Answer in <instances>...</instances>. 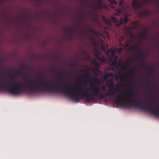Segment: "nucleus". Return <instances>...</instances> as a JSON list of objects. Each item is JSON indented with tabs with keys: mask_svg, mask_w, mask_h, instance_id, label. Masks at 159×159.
I'll list each match as a JSON object with an SVG mask.
<instances>
[{
	"mask_svg": "<svg viewBox=\"0 0 159 159\" xmlns=\"http://www.w3.org/2000/svg\"><path fill=\"white\" fill-rule=\"evenodd\" d=\"M105 101H106V102H107V100H106Z\"/></svg>",
	"mask_w": 159,
	"mask_h": 159,
	"instance_id": "64",
	"label": "nucleus"
},
{
	"mask_svg": "<svg viewBox=\"0 0 159 159\" xmlns=\"http://www.w3.org/2000/svg\"><path fill=\"white\" fill-rule=\"evenodd\" d=\"M42 75V74L41 73H39L38 75V76L39 77H40V76H41Z\"/></svg>",
	"mask_w": 159,
	"mask_h": 159,
	"instance_id": "51",
	"label": "nucleus"
},
{
	"mask_svg": "<svg viewBox=\"0 0 159 159\" xmlns=\"http://www.w3.org/2000/svg\"><path fill=\"white\" fill-rule=\"evenodd\" d=\"M123 23V19H121L119 21V24L120 25H121Z\"/></svg>",
	"mask_w": 159,
	"mask_h": 159,
	"instance_id": "42",
	"label": "nucleus"
},
{
	"mask_svg": "<svg viewBox=\"0 0 159 159\" xmlns=\"http://www.w3.org/2000/svg\"><path fill=\"white\" fill-rule=\"evenodd\" d=\"M117 65L118 66H120V67H122L123 66V63H122L121 62V59H120L118 61V63L117 64Z\"/></svg>",
	"mask_w": 159,
	"mask_h": 159,
	"instance_id": "25",
	"label": "nucleus"
},
{
	"mask_svg": "<svg viewBox=\"0 0 159 159\" xmlns=\"http://www.w3.org/2000/svg\"><path fill=\"white\" fill-rule=\"evenodd\" d=\"M120 6H122L123 5V2L122 1H121L119 2V4Z\"/></svg>",
	"mask_w": 159,
	"mask_h": 159,
	"instance_id": "47",
	"label": "nucleus"
},
{
	"mask_svg": "<svg viewBox=\"0 0 159 159\" xmlns=\"http://www.w3.org/2000/svg\"><path fill=\"white\" fill-rule=\"evenodd\" d=\"M90 74V72L89 70L88 69H87L86 70V73L85 75H81L79 76L80 77H86L90 80V78L89 76Z\"/></svg>",
	"mask_w": 159,
	"mask_h": 159,
	"instance_id": "12",
	"label": "nucleus"
},
{
	"mask_svg": "<svg viewBox=\"0 0 159 159\" xmlns=\"http://www.w3.org/2000/svg\"><path fill=\"white\" fill-rule=\"evenodd\" d=\"M114 58V60L111 62V65L112 66H116L118 60V57L117 56H115Z\"/></svg>",
	"mask_w": 159,
	"mask_h": 159,
	"instance_id": "16",
	"label": "nucleus"
},
{
	"mask_svg": "<svg viewBox=\"0 0 159 159\" xmlns=\"http://www.w3.org/2000/svg\"><path fill=\"white\" fill-rule=\"evenodd\" d=\"M122 48H118V51L119 52V53H121L122 52Z\"/></svg>",
	"mask_w": 159,
	"mask_h": 159,
	"instance_id": "44",
	"label": "nucleus"
},
{
	"mask_svg": "<svg viewBox=\"0 0 159 159\" xmlns=\"http://www.w3.org/2000/svg\"><path fill=\"white\" fill-rule=\"evenodd\" d=\"M150 14V11L148 10L141 11L138 13L139 16L141 17H147Z\"/></svg>",
	"mask_w": 159,
	"mask_h": 159,
	"instance_id": "7",
	"label": "nucleus"
},
{
	"mask_svg": "<svg viewBox=\"0 0 159 159\" xmlns=\"http://www.w3.org/2000/svg\"><path fill=\"white\" fill-rule=\"evenodd\" d=\"M111 20L115 23H117V19L116 18L114 17H111Z\"/></svg>",
	"mask_w": 159,
	"mask_h": 159,
	"instance_id": "27",
	"label": "nucleus"
},
{
	"mask_svg": "<svg viewBox=\"0 0 159 159\" xmlns=\"http://www.w3.org/2000/svg\"><path fill=\"white\" fill-rule=\"evenodd\" d=\"M91 39H93V37H92V38H91Z\"/></svg>",
	"mask_w": 159,
	"mask_h": 159,
	"instance_id": "62",
	"label": "nucleus"
},
{
	"mask_svg": "<svg viewBox=\"0 0 159 159\" xmlns=\"http://www.w3.org/2000/svg\"><path fill=\"white\" fill-rule=\"evenodd\" d=\"M87 60H89L90 59V57H87Z\"/></svg>",
	"mask_w": 159,
	"mask_h": 159,
	"instance_id": "59",
	"label": "nucleus"
},
{
	"mask_svg": "<svg viewBox=\"0 0 159 159\" xmlns=\"http://www.w3.org/2000/svg\"><path fill=\"white\" fill-rule=\"evenodd\" d=\"M148 70L150 73L152 74L154 73V70L152 68L150 67L148 68Z\"/></svg>",
	"mask_w": 159,
	"mask_h": 159,
	"instance_id": "31",
	"label": "nucleus"
},
{
	"mask_svg": "<svg viewBox=\"0 0 159 159\" xmlns=\"http://www.w3.org/2000/svg\"><path fill=\"white\" fill-rule=\"evenodd\" d=\"M5 80V77H2L1 79V80L3 81Z\"/></svg>",
	"mask_w": 159,
	"mask_h": 159,
	"instance_id": "58",
	"label": "nucleus"
},
{
	"mask_svg": "<svg viewBox=\"0 0 159 159\" xmlns=\"http://www.w3.org/2000/svg\"><path fill=\"white\" fill-rule=\"evenodd\" d=\"M137 50L138 52L136 53V55L138 57H143V54L140 49L139 48Z\"/></svg>",
	"mask_w": 159,
	"mask_h": 159,
	"instance_id": "13",
	"label": "nucleus"
},
{
	"mask_svg": "<svg viewBox=\"0 0 159 159\" xmlns=\"http://www.w3.org/2000/svg\"><path fill=\"white\" fill-rule=\"evenodd\" d=\"M51 71L52 72H54L55 74L58 73V74L59 76L61 77V78L62 79V82H63V75L62 74V72H63L62 70L60 71H57L54 68H52L51 69Z\"/></svg>",
	"mask_w": 159,
	"mask_h": 159,
	"instance_id": "10",
	"label": "nucleus"
},
{
	"mask_svg": "<svg viewBox=\"0 0 159 159\" xmlns=\"http://www.w3.org/2000/svg\"><path fill=\"white\" fill-rule=\"evenodd\" d=\"M129 21V19L127 17H125L123 20V22L125 24H126Z\"/></svg>",
	"mask_w": 159,
	"mask_h": 159,
	"instance_id": "28",
	"label": "nucleus"
},
{
	"mask_svg": "<svg viewBox=\"0 0 159 159\" xmlns=\"http://www.w3.org/2000/svg\"><path fill=\"white\" fill-rule=\"evenodd\" d=\"M114 58L110 57L109 58V61L111 62L113 61Z\"/></svg>",
	"mask_w": 159,
	"mask_h": 159,
	"instance_id": "40",
	"label": "nucleus"
},
{
	"mask_svg": "<svg viewBox=\"0 0 159 159\" xmlns=\"http://www.w3.org/2000/svg\"><path fill=\"white\" fill-rule=\"evenodd\" d=\"M148 94L151 96H153V94H152V92L150 90H149V91L148 92Z\"/></svg>",
	"mask_w": 159,
	"mask_h": 159,
	"instance_id": "46",
	"label": "nucleus"
},
{
	"mask_svg": "<svg viewBox=\"0 0 159 159\" xmlns=\"http://www.w3.org/2000/svg\"><path fill=\"white\" fill-rule=\"evenodd\" d=\"M104 21L108 25H110L111 24V20L109 19H106L104 16L102 17Z\"/></svg>",
	"mask_w": 159,
	"mask_h": 159,
	"instance_id": "17",
	"label": "nucleus"
},
{
	"mask_svg": "<svg viewBox=\"0 0 159 159\" xmlns=\"http://www.w3.org/2000/svg\"><path fill=\"white\" fill-rule=\"evenodd\" d=\"M117 12L119 14H121L122 13V10L120 9H118Z\"/></svg>",
	"mask_w": 159,
	"mask_h": 159,
	"instance_id": "38",
	"label": "nucleus"
},
{
	"mask_svg": "<svg viewBox=\"0 0 159 159\" xmlns=\"http://www.w3.org/2000/svg\"><path fill=\"white\" fill-rule=\"evenodd\" d=\"M152 85L153 86H154V87H156V85L154 83H152Z\"/></svg>",
	"mask_w": 159,
	"mask_h": 159,
	"instance_id": "53",
	"label": "nucleus"
},
{
	"mask_svg": "<svg viewBox=\"0 0 159 159\" xmlns=\"http://www.w3.org/2000/svg\"><path fill=\"white\" fill-rule=\"evenodd\" d=\"M66 30L67 33L71 34H73L76 32V30L74 28H67Z\"/></svg>",
	"mask_w": 159,
	"mask_h": 159,
	"instance_id": "15",
	"label": "nucleus"
},
{
	"mask_svg": "<svg viewBox=\"0 0 159 159\" xmlns=\"http://www.w3.org/2000/svg\"><path fill=\"white\" fill-rule=\"evenodd\" d=\"M112 50L111 49H108L107 51H105V53L106 55L110 57V52H111L112 51Z\"/></svg>",
	"mask_w": 159,
	"mask_h": 159,
	"instance_id": "22",
	"label": "nucleus"
},
{
	"mask_svg": "<svg viewBox=\"0 0 159 159\" xmlns=\"http://www.w3.org/2000/svg\"><path fill=\"white\" fill-rule=\"evenodd\" d=\"M97 59L100 61L102 63L106 62L107 61L106 59L104 56L102 57L99 56Z\"/></svg>",
	"mask_w": 159,
	"mask_h": 159,
	"instance_id": "18",
	"label": "nucleus"
},
{
	"mask_svg": "<svg viewBox=\"0 0 159 159\" xmlns=\"http://www.w3.org/2000/svg\"><path fill=\"white\" fill-rule=\"evenodd\" d=\"M129 45V43H127V46H128Z\"/></svg>",
	"mask_w": 159,
	"mask_h": 159,
	"instance_id": "63",
	"label": "nucleus"
},
{
	"mask_svg": "<svg viewBox=\"0 0 159 159\" xmlns=\"http://www.w3.org/2000/svg\"><path fill=\"white\" fill-rule=\"evenodd\" d=\"M156 99L155 97L153 96V99Z\"/></svg>",
	"mask_w": 159,
	"mask_h": 159,
	"instance_id": "61",
	"label": "nucleus"
},
{
	"mask_svg": "<svg viewBox=\"0 0 159 159\" xmlns=\"http://www.w3.org/2000/svg\"><path fill=\"white\" fill-rule=\"evenodd\" d=\"M70 84H66L64 85L65 89L60 88L58 86L51 87L50 85L46 81H42L39 79L37 81L34 80V92H48L52 93H59L64 94L69 97L71 99L76 102H78L82 98L86 97L85 101L89 102L95 99L96 97L100 98V88L96 86V84H91L90 88L87 90L82 89L80 86H75L77 91L72 93L71 89L69 86Z\"/></svg>",
	"mask_w": 159,
	"mask_h": 159,
	"instance_id": "1",
	"label": "nucleus"
},
{
	"mask_svg": "<svg viewBox=\"0 0 159 159\" xmlns=\"http://www.w3.org/2000/svg\"><path fill=\"white\" fill-rule=\"evenodd\" d=\"M102 48L103 50H105V47L104 46H102Z\"/></svg>",
	"mask_w": 159,
	"mask_h": 159,
	"instance_id": "50",
	"label": "nucleus"
},
{
	"mask_svg": "<svg viewBox=\"0 0 159 159\" xmlns=\"http://www.w3.org/2000/svg\"><path fill=\"white\" fill-rule=\"evenodd\" d=\"M97 62L96 59H94L93 60V63L94 65Z\"/></svg>",
	"mask_w": 159,
	"mask_h": 159,
	"instance_id": "41",
	"label": "nucleus"
},
{
	"mask_svg": "<svg viewBox=\"0 0 159 159\" xmlns=\"http://www.w3.org/2000/svg\"><path fill=\"white\" fill-rule=\"evenodd\" d=\"M106 82L107 83H108V86L109 88L108 90V92L101 93L100 98L102 99H105L106 96L110 97L113 96L118 91V89L115 88L113 80L109 79L107 80Z\"/></svg>",
	"mask_w": 159,
	"mask_h": 159,
	"instance_id": "4",
	"label": "nucleus"
},
{
	"mask_svg": "<svg viewBox=\"0 0 159 159\" xmlns=\"http://www.w3.org/2000/svg\"><path fill=\"white\" fill-rule=\"evenodd\" d=\"M139 47L136 44L132 46L130 48V49L132 50H137L138 49Z\"/></svg>",
	"mask_w": 159,
	"mask_h": 159,
	"instance_id": "21",
	"label": "nucleus"
},
{
	"mask_svg": "<svg viewBox=\"0 0 159 159\" xmlns=\"http://www.w3.org/2000/svg\"><path fill=\"white\" fill-rule=\"evenodd\" d=\"M148 35L145 31L141 33L138 35V37L139 39L144 40L148 38Z\"/></svg>",
	"mask_w": 159,
	"mask_h": 159,
	"instance_id": "11",
	"label": "nucleus"
},
{
	"mask_svg": "<svg viewBox=\"0 0 159 159\" xmlns=\"http://www.w3.org/2000/svg\"><path fill=\"white\" fill-rule=\"evenodd\" d=\"M101 89L104 91H105L106 90V86L105 85H103L101 87Z\"/></svg>",
	"mask_w": 159,
	"mask_h": 159,
	"instance_id": "35",
	"label": "nucleus"
},
{
	"mask_svg": "<svg viewBox=\"0 0 159 159\" xmlns=\"http://www.w3.org/2000/svg\"><path fill=\"white\" fill-rule=\"evenodd\" d=\"M142 66L143 67H144L145 66V65L143 63H142Z\"/></svg>",
	"mask_w": 159,
	"mask_h": 159,
	"instance_id": "60",
	"label": "nucleus"
},
{
	"mask_svg": "<svg viewBox=\"0 0 159 159\" xmlns=\"http://www.w3.org/2000/svg\"><path fill=\"white\" fill-rule=\"evenodd\" d=\"M103 79L104 81L107 80L109 78V76L107 75V74H104L103 76Z\"/></svg>",
	"mask_w": 159,
	"mask_h": 159,
	"instance_id": "30",
	"label": "nucleus"
},
{
	"mask_svg": "<svg viewBox=\"0 0 159 159\" xmlns=\"http://www.w3.org/2000/svg\"><path fill=\"white\" fill-rule=\"evenodd\" d=\"M111 52V57H114V58H115V52L114 51L112 50V51Z\"/></svg>",
	"mask_w": 159,
	"mask_h": 159,
	"instance_id": "32",
	"label": "nucleus"
},
{
	"mask_svg": "<svg viewBox=\"0 0 159 159\" xmlns=\"http://www.w3.org/2000/svg\"><path fill=\"white\" fill-rule=\"evenodd\" d=\"M81 2L82 3H85L87 2V0H80Z\"/></svg>",
	"mask_w": 159,
	"mask_h": 159,
	"instance_id": "45",
	"label": "nucleus"
},
{
	"mask_svg": "<svg viewBox=\"0 0 159 159\" xmlns=\"http://www.w3.org/2000/svg\"><path fill=\"white\" fill-rule=\"evenodd\" d=\"M149 0H146V1H145L146 2V4H147V3H149Z\"/></svg>",
	"mask_w": 159,
	"mask_h": 159,
	"instance_id": "55",
	"label": "nucleus"
},
{
	"mask_svg": "<svg viewBox=\"0 0 159 159\" xmlns=\"http://www.w3.org/2000/svg\"><path fill=\"white\" fill-rule=\"evenodd\" d=\"M130 33L132 34V37H134V35L132 33L131 31H130Z\"/></svg>",
	"mask_w": 159,
	"mask_h": 159,
	"instance_id": "57",
	"label": "nucleus"
},
{
	"mask_svg": "<svg viewBox=\"0 0 159 159\" xmlns=\"http://www.w3.org/2000/svg\"><path fill=\"white\" fill-rule=\"evenodd\" d=\"M101 53L99 51L96 50V52L94 53V57H96L97 59L100 56Z\"/></svg>",
	"mask_w": 159,
	"mask_h": 159,
	"instance_id": "19",
	"label": "nucleus"
},
{
	"mask_svg": "<svg viewBox=\"0 0 159 159\" xmlns=\"http://www.w3.org/2000/svg\"><path fill=\"white\" fill-rule=\"evenodd\" d=\"M102 81L101 80H98L97 82V83L96 84V85H97L98 86H99L101 85L102 83Z\"/></svg>",
	"mask_w": 159,
	"mask_h": 159,
	"instance_id": "34",
	"label": "nucleus"
},
{
	"mask_svg": "<svg viewBox=\"0 0 159 159\" xmlns=\"http://www.w3.org/2000/svg\"><path fill=\"white\" fill-rule=\"evenodd\" d=\"M127 74H124V73L120 72V75L118 77L120 79V81L122 82H125L126 81V78Z\"/></svg>",
	"mask_w": 159,
	"mask_h": 159,
	"instance_id": "8",
	"label": "nucleus"
},
{
	"mask_svg": "<svg viewBox=\"0 0 159 159\" xmlns=\"http://www.w3.org/2000/svg\"><path fill=\"white\" fill-rule=\"evenodd\" d=\"M107 75L109 76V77H110L113 76L114 75L113 73H108V74H107Z\"/></svg>",
	"mask_w": 159,
	"mask_h": 159,
	"instance_id": "37",
	"label": "nucleus"
},
{
	"mask_svg": "<svg viewBox=\"0 0 159 159\" xmlns=\"http://www.w3.org/2000/svg\"><path fill=\"white\" fill-rule=\"evenodd\" d=\"M115 66H113V67H111L110 69H111V70H115V69H114V67Z\"/></svg>",
	"mask_w": 159,
	"mask_h": 159,
	"instance_id": "54",
	"label": "nucleus"
},
{
	"mask_svg": "<svg viewBox=\"0 0 159 159\" xmlns=\"http://www.w3.org/2000/svg\"><path fill=\"white\" fill-rule=\"evenodd\" d=\"M94 65L96 66V68H98V69H99V68L101 66L100 64L98 62L94 64Z\"/></svg>",
	"mask_w": 159,
	"mask_h": 159,
	"instance_id": "26",
	"label": "nucleus"
},
{
	"mask_svg": "<svg viewBox=\"0 0 159 159\" xmlns=\"http://www.w3.org/2000/svg\"><path fill=\"white\" fill-rule=\"evenodd\" d=\"M27 68V66L25 64H22L20 67V69L17 71H15L14 74L13 75H9V76L11 77V80H13L14 77L17 75H20L23 77L24 76V70Z\"/></svg>",
	"mask_w": 159,
	"mask_h": 159,
	"instance_id": "5",
	"label": "nucleus"
},
{
	"mask_svg": "<svg viewBox=\"0 0 159 159\" xmlns=\"http://www.w3.org/2000/svg\"><path fill=\"white\" fill-rule=\"evenodd\" d=\"M114 15H116V16L118 15H119V14L118 13H114Z\"/></svg>",
	"mask_w": 159,
	"mask_h": 159,
	"instance_id": "56",
	"label": "nucleus"
},
{
	"mask_svg": "<svg viewBox=\"0 0 159 159\" xmlns=\"http://www.w3.org/2000/svg\"><path fill=\"white\" fill-rule=\"evenodd\" d=\"M136 69L135 68L131 69L129 71V73L130 75H133L135 72Z\"/></svg>",
	"mask_w": 159,
	"mask_h": 159,
	"instance_id": "20",
	"label": "nucleus"
},
{
	"mask_svg": "<svg viewBox=\"0 0 159 159\" xmlns=\"http://www.w3.org/2000/svg\"><path fill=\"white\" fill-rule=\"evenodd\" d=\"M152 2H153V0H149V3H152Z\"/></svg>",
	"mask_w": 159,
	"mask_h": 159,
	"instance_id": "52",
	"label": "nucleus"
},
{
	"mask_svg": "<svg viewBox=\"0 0 159 159\" xmlns=\"http://www.w3.org/2000/svg\"><path fill=\"white\" fill-rule=\"evenodd\" d=\"M96 70L97 71V72H95V75L96 76H98L99 74L101 73V71L98 68H96Z\"/></svg>",
	"mask_w": 159,
	"mask_h": 159,
	"instance_id": "23",
	"label": "nucleus"
},
{
	"mask_svg": "<svg viewBox=\"0 0 159 159\" xmlns=\"http://www.w3.org/2000/svg\"><path fill=\"white\" fill-rule=\"evenodd\" d=\"M102 1H98L97 7L99 9H101L102 7H106V6L102 4L101 2Z\"/></svg>",
	"mask_w": 159,
	"mask_h": 159,
	"instance_id": "14",
	"label": "nucleus"
},
{
	"mask_svg": "<svg viewBox=\"0 0 159 159\" xmlns=\"http://www.w3.org/2000/svg\"><path fill=\"white\" fill-rule=\"evenodd\" d=\"M81 20H82V15L77 20V21L78 23H80L81 22Z\"/></svg>",
	"mask_w": 159,
	"mask_h": 159,
	"instance_id": "36",
	"label": "nucleus"
},
{
	"mask_svg": "<svg viewBox=\"0 0 159 159\" xmlns=\"http://www.w3.org/2000/svg\"><path fill=\"white\" fill-rule=\"evenodd\" d=\"M116 23V26L117 27H119V26H120V24H119V23Z\"/></svg>",
	"mask_w": 159,
	"mask_h": 159,
	"instance_id": "49",
	"label": "nucleus"
},
{
	"mask_svg": "<svg viewBox=\"0 0 159 159\" xmlns=\"http://www.w3.org/2000/svg\"><path fill=\"white\" fill-rule=\"evenodd\" d=\"M123 23V19H121L119 21V24L120 25H121Z\"/></svg>",
	"mask_w": 159,
	"mask_h": 159,
	"instance_id": "43",
	"label": "nucleus"
},
{
	"mask_svg": "<svg viewBox=\"0 0 159 159\" xmlns=\"http://www.w3.org/2000/svg\"><path fill=\"white\" fill-rule=\"evenodd\" d=\"M147 86H148L150 84L151 82V80L149 76H148L147 78Z\"/></svg>",
	"mask_w": 159,
	"mask_h": 159,
	"instance_id": "29",
	"label": "nucleus"
},
{
	"mask_svg": "<svg viewBox=\"0 0 159 159\" xmlns=\"http://www.w3.org/2000/svg\"><path fill=\"white\" fill-rule=\"evenodd\" d=\"M92 79H93V82L91 83V84H97V82L98 81V79H96L94 77H92Z\"/></svg>",
	"mask_w": 159,
	"mask_h": 159,
	"instance_id": "24",
	"label": "nucleus"
},
{
	"mask_svg": "<svg viewBox=\"0 0 159 159\" xmlns=\"http://www.w3.org/2000/svg\"><path fill=\"white\" fill-rule=\"evenodd\" d=\"M132 62V60L131 59H129L125 63H123V66H122V67H121L122 68V70H126L127 69L129 63H131Z\"/></svg>",
	"mask_w": 159,
	"mask_h": 159,
	"instance_id": "9",
	"label": "nucleus"
},
{
	"mask_svg": "<svg viewBox=\"0 0 159 159\" xmlns=\"http://www.w3.org/2000/svg\"><path fill=\"white\" fill-rule=\"evenodd\" d=\"M129 104L128 103L127 105L128 107L129 104L136 106L137 108L144 111H146L149 113L157 116L159 117V106H157L158 110L155 109V107L151 106V105H147V106H141L139 104L138 102L134 101L130 102Z\"/></svg>",
	"mask_w": 159,
	"mask_h": 159,
	"instance_id": "3",
	"label": "nucleus"
},
{
	"mask_svg": "<svg viewBox=\"0 0 159 159\" xmlns=\"http://www.w3.org/2000/svg\"><path fill=\"white\" fill-rule=\"evenodd\" d=\"M110 2L114 3L115 4H117V2L115 0H108Z\"/></svg>",
	"mask_w": 159,
	"mask_h": 159,
	"instance_id": "33",
	"label": "nucleus"
},
{
	"mask_svg": "<svg viewBox=\"0 0 159 159\" xmlns=\"http://www.w3.org/2000/svg\"><path fill=\"white\" fill-rule=\"evenodd\" d=\"M146 4V2L142 1L141 3L138 0H133L132 2V6L134 9L137 10L144 6Z\"/></svg>",
	"mask_w": 159,
	"mask_h": 159,
	"instance_id": "6",
	"label": "nucleus"
},
{
	"mask_svg": "<svg viewBox=\"0 0 159 159\" xmlns=\"http://www.w3.org/2000/svg\"><path fill=\"white\" fill-rule=\"evenodd\" d=\"M120 85L121 86H123L124 85H125V83H124V84H120Z\"/></svg>",
	"mask_w": 159,
	"mask_h": 159,
	"instance_id": "48",
	"label": "nucleus"
},
{
	"mask_svg": "<svg viewBox=\"0 0 159 159\" xmlns=\"http://www.w3.org/2000/svg\"><path fill=\"white\" fill-rule=\"evenodd\" d=\"M136 92L133 89L130 90L128 93L127 97H128V100L125 97H122L120 94H117L116 95L115 98H116V103L120 105L122 107L126 108H129L131 107H136V106L133 105L131 104H129V106L128 107V103L129 104L130 102L134 101L138 102L139 104L141 106H144V105H141V104L142 103L141 101L139 102L135 100L134 98L135 97V94Z\"/></svg>",
	"mask_w": 159,
	"mask_h": 159,
	"instance_id": "2",
	"label": "nucleus"
},
{
	"mask_svg": "<svg viewBox=\"0 0 159 159\" xmlns=\"http://www.w3.org/2000/svg\"><path fill=\"white\" fill-rule=\"evenodd\" d=\"M89 30L90 32L94 34H95L96 32L93 30L90 29H89Z\"/></svg>",
	"mask_w": 159,
	"mask_h": 159,
	"instance_id": "39",
	"label": "nucleus"
}]
</instances>
